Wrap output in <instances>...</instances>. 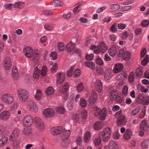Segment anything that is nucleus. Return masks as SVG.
<instances>
[{"label":"nucleus","mask_w":149,"mask_h":149,"mask_svg":"<svg viewBox=\"0 0 149 149\" xmlns=\"http://www.w3.org/2000/svg\"><path fill=\"white\" fill-rule=\"evenodd\" d=\"M68 84L67 83H65L61 85L59 88V91L61 93H64L67 91L68 89Z\"/></svg>","instance_id":"obj_16"},{"label":"nucleus","mask_w":149,"mask_h":149,"mask_svg":"<svg viewBox=\"0 0 149 149\" xmlns=\"http://www.w3.org/2000/svg\"><path fill=\"white\" fill-rule=\"evenodd\" d=\"M118 49L116 47H111L108 50L109 53L111 56H113L116 55Z\"/></svg>","instance_id":"obj_23"},{"label":"nucleus","mask_w":149,"mask_h":149,"mask_svg":"<svg viewBox=\"0 0 149 149\" xmlns=\"http://www.w3.org/2000/svg\"><path fill=\"white\" fill-rule=\"evenodd\" d=\"M8 140V138L6 137H3L0 140V146L3 147L6 145Z\"/></svg>","instance_id":"obj_43"},{"label":"nucleus","mask_w":149,"mask_h":149,"mask_svg":"<svg viewBox=\"0 0 149 149\" xmlns=\"http://www.w3.org/2000/svg\"><path fill=\"white\" fill-rule=\"evenodd\" d=\"M95 89L99 92H100L102 89V84L101 81L97 80L95 83Z\"/></svg>","instance_id":"obj_11"},{"label":"nucleus","mask_w":149,"mask_h":149,"mask_svg":"<svg viewBox=\"0 0 149 149\" xmlns=\"http://www.w3.org/2000/svg\"><path fill=\"white\" fill-rule=\"evenodd\" d=\"M54 115L52 110L51 109L47 108L44 111L43 115L45 117H51L53 116Z\"/></svg>","instance_id":"obj_13"},{"label":"nucleus","mask_w":149,"mask_h":149,"mask_svg":"<svg viewBox=\"0 0 149 149\" xmlns=\"http://www.w3.org/2000/svg\"><path fill=\"white\" fill-rule=\"evenodd\" d=\"M54 92V88L52 87H48L45 91V93L47 95H50Z\"/></svg>","instance_id":"obj_42"},{"label":"nucleus","mask_w":149,"mask_h":149,"mask_svg":"<svg viewBox=\"0 0 149 149\" xmlns=\"http://www.w3.org/2000/svg\"><path fill=\"white\" fill-rule=\"evenodd\" d=\"M106 112V109L104 108L102 109V111L98 115V118L99 120H104L105 119L107 115Z\"/></svg>","instance_id":"obj_20"},{"label":"nucleus","mask_w":149,"mask_h":149,"mask_svg":"<svg viewBox=\"0 0 149 149\" xmlns=\"http://www.w3.org/2000/svg\"><path fill=\"white\" fill-rule=\"evenodd\" d=\"M148 61V56L146 55L145 58L141 61V64L142 65L145 66L147 64Z\"/></svg>","instance_id":"obj_48"},{"label":"nucleus","mask_w":149,"mask_h":149,"mask_svg":"<svg viewBox=\"0 0 149 149\" xmlns=\"http://www.w3.org/2000/svg\"><path fill=\"white\" fill-rule=\"evenodd\" d=\"M124 66L121 63H118L115 65L113 70L116 73L120 72L123 69Z\"/></svg>","instance_id":"obj_12"},{"label":"nucleus","mask_w":149,"mask_h":149,"mask_svg":"<svg viewBox=\"0 0 149 149\" xmlns=\"http://www.w3.org/2000/svg\"><path fill=\"white\" fill-rule=\"evenodd\" d=\"M10 116V113L9 111H4L0 113V118L2 120H6L9 118Z\"/></svg>","instance_id":"obj_10"},{"label":"nucleus","mask_w":149,"mask_h":149,"mask_svg":"<svg viewBox=\"0 0 149 149\" xmlns=\"http://www.w3.org/2000/svg\"><path fill=\"white\" fill-rule=\"evenodd\" d=\"M90 49H94V52L97 54H98L100 52H101L100 50H99V47H98L97 49V48L95 45H93L91 46Z\"/></svg>","instance_id":"obj_55"},{"label":"nucleus","mask_w":149,"mask_h":149,"mask_svg":"<svg viewBox=\"0 0 149 149\" xmlns=\"http://www.w3.org/2000/svg\"><path fill=\"white\" fill-rule=\"evenodd\" d=\"M70 132V130H63L62 132L61 137L63 140H66L69 137Z\"/></svg>","instance_id":"obj_21"},{"label":"nucleus","mask_w":149,"mask_h":149,"mask_svg":"<svg viewBox=\"0 0 149 149\" xmlns=\"http://www.w3.org/2000/svg\"><path fill=\"white\" fill-rule=\"evenodd\" d=\"M58 48L59 50L63 51L64 49V45L63 43L59 42L58 44Z\"/></svg>","instance_id":"obj_53"},{"label":"nucleus","mask_w":149,"mask_h":149,"mask_svg":"<svg viewBox=\"0 0 149 149\" xmlns=\"http://www.w3.org/2000/svg\"><path fill=\"white\" fill-rule=\"evenodd\" d=\"M4 67L5 69L8 70L11 65V62L10 59L8 58H6L4 61Z\"/></svg>","instance_id":"obj_18"},{"label":"nucleus","mask_w":149,"mask_h":149,"mask_svg":"<svg viewBox=\"0 0 149 149\" xmlns=\"http://www.w3.org/2000/svg\"><path fill=\"white\" fill-rule=\"evenodd\" d=\"M85 65L86 66L89 67L92 69H93L95 68V63L91 61L85 62Z\"/></svg>","instance_id":"obj_36"},{"label":"nucleus","mask_w":149,"mask_h":149,"mask_svg":"<svg viewBox=\"0 0 149 149\" xmlns=\"http://www.w3.org/2000/svg\"><path fill=\"white\" fill-rule=\"evenodd\" d=\"M23 52L25 56L31 58L33 57V51L31 47H26L23 50Z\"/></svg>","instance_id":"obj_6"},{"label":"nucleus","mask_w":149,"mask_h":149,"mask_svg":"<svg viewBox=\"0 0 149 149\" xmlns=\"http://www.w3.org/2000/svg\"><path fill=\"white\" fill-rule=\"evenodd\" d=\"M103 126L102 122L100 121L96 122L94 125V129L97 130L101 129Z\"/></svg>","instance_id":"obj_25"},{"label":"nucleus","mask_w":149,"mask_h":149,"mask_svg":"<svg viewBox=\"0 0 149 149\" xmlns=\"http://www.w3.org/2000/svg\"><path fill=\"white\" fill-rule=\"evenodd\" d=\"M74 47V44L70 42L66 45V49L68 52H70L73 50Z\"/></svg>","instance_id":"obj_39"},{"label":"nucleus","mask_w":149,"mask_h":149,"mask_svg":"<svg viewBox=\"0 0 149 149\" xmlns=\"http://www.w3.org/2000/svg\"><path fill=\"white\" fill-rule=\"evenodd\" d=\"M19 133V130L18 129H15L13 131L11 134L9 140L11 141H14L18 137Z\"/></svg>","instance_id":"obj_8"},{"label":"nucleus","mask_w":149,"mask_h":149,"mask_svg":"<svg viewBox=\"0 0 149 149\" xmlns=\"http://www.w3.org/2000/svg\"><path fill=\"white\" fill-rule=\"evenodd\" d=\"M120 7L119 5L117 4H114L111 5L109 9V11L113 12L118 10Z\"/></svg>","instance_id":"obj_35"},{"label":"nucleus","mask_w":149,"mask_h":149,"mask_svg":"<svg viewBox=\"0 0 149 149\" xmlns=\"http://www.w3.org/2000/svg\"><path fill=\"white\" fill-rule=\"evenodd\" d=\"M126 49L125 48H121L118 53L117 56L118 57H121L123 56V54L125 53Z\"/></svg>","instance_id":"obj_47"},{"label":"nucleus","mask_w":149,"mask_h":149,"mask_svg":"<svg viewBox=\"0 0 149 149\" xmlns=\"http://www.w3.org/2000/svg\"><path fill=\"white\" fill-rule=\"evenodd\" d=\"M44 27L47 30H51L53 29L54 26L51 24H47L45 25Z\"/></svg>","instance_id":"obj_59"},{"label":"nucleus","mask_w":149,"mask_h":149,"mask_svg":"<svg viewBox=\"0 0 149 149\" xmlns=\"http://www.w3.org/2000/svg\"><path fill=\"white\" fill-rule=\"evenodd\" d=\"M128 88L127 86H124L122 90L123 94L125 95H127L128 93Z\"/></svg>","instance_id":"obj_60"},{"label":"nucleus","mask_w":149,"mask_h":149,"mask_svg":"<svg viewBox=\"0 0 149 149\" xmlns=\"http://www.w3.org/2000/svg\"><path fill=\"white\" fill-rule=\"evenodd\" d=\"M134 73L132 72L130 73L128 77V80L130 83H132L134 81Z\"/></svg>","instance_id":"obj_44"},{"label":"nucleus","mask_w":149,"mask_h":149,"mask_svg":"<svg viewBox=\"0 0 149 149\" xmlns=\"http://www.w3.org/2000/svg\"><path fill=\"white\" fill-rule=\"evenodd\" d=\"M81 117L83 119H85L87 117V112L85 110H84L81 112Z\"/></svg>","instance_id":"obj_50"},{"label":"nucleus","mask_w":149,"mask_h":149,"mask_svg":"<svg viewBox=\"0 0 149 149\" xmlns=\"http://www.w3.org/2000/svg\"><path fill=\"white\" fill-rule=\"evenodd\" d=\"M18 96L20 100L22 102L26 101L28 98L29 95L28 92L22 89L18 90Z\"/></svg>","instance_id":"obj_2"},{"label":"nucleus","mask_w":149,"mask_h":149,"mask_svg":"<svg viewBox=\"0 0 149 149\" xmlns=\"http://www.w3.org/2000/svg\"><path fill=\"white\" fill-rule=\"evenodd\" d=\"M97 94L96 93H92L89 98V103L91 104H93L97 101Z\"/></svg>","instance_id":"obj_17"},{"label":"nucleus","mask_w":149,"mask_h":149,"mask_svg":"<svg viewBox=\"0 0 149 149\" xmlns=\"http://www.w3.org/2000/svg\"><path fill=\"white\" fill-rule=\"evenodd\" d=\"M132 135V133L131 130L127 129L124 134L123 137L125 140H128L131 138Z\"/></svg>","instance_id":"obj_19"},{"label":"nucleus","mask_w":149,"mask_h":149,"mask_svg":"<svg viewBox=\"0 0 149 149\" xmlns=\"http://www.w3.org/2000/svg\"><path fill=\"white\" fill-rule=\"evenodd\" d=\"M98 47L100 51L102 53H104L107 50V46L104 42H101Z\"/></svg>","instance_id":"obj_22"},{"label":"nucleus","mask_w":149,"mask_h":149,"mask_svg":"<svg viewBox=\"0 0 149 149\" xmlns=\"http://www.w3.org/2000/svg\"><path fill=\"white\" fill-rule=\"evenodd\" d=\"M87 103L86 100L84 99H81L80 100V104L82 107H85Z\"/></svg>","instance_id":"obj_56"},{"label":"nucleus","mask_w":149,"mask_h":149,"mask_svg":"<svg viewBox=\"0 0 149 149\" xmlns=\"http://www.w3.org/2000/svg\"><path fill=\"white\" fill-rule=\"evenodd\" d=\"M28 105L30 110L36 112L38 111V108L35 102L32 101L28 102Z\"/></svg>","instance_id":"obj_14"},{"label":"nucleus","mask_w":149,"mask_h":149,"mask_svg":"<svg viewBox=\"0 0 149 149\" xmlns=\"http://www.w3.org/2000/svg\"><path fill=\"white\" fill-rule=\"evenodd\" d=\"M50 56L53 60H54L57 58V53L55 52H52L50 54Z\"/></svg>","instance_id":"obj_64"},{"label":"nucleus","mask_w":149,"mask_h":149,"mask_svg":"<svg viewBox=\"0 0 149 149\" xmlns=\"http://www.w3.org/2000/svg\"><path fill=\"white\" fill-rule=\"evenodd\" d=\"M111 131L109 127L106 128L102 132V139L104 141H107L110 137Z\"/></svg>","instance_id":"obj_4"},{"label":"nucleus","mask_w":149,"mask_h":149,"mask_svg":"<svg viewBox=\"0 0 149 149\" xmlns=\"http://www.w3.org/2000/svg\"><path fill=\"white\" fill-rule=\"evenodd\" d=\"M62 128L61 127H55L52 128L51 129V132L53 135H58L61 132Z\"/></svg>","instance_id":"obj_15"},{"label":"nucleus","mask_w":149,"mask_h":149,"mask_svg":"<svg viewBox=\"0 0 149 149\" xmlns=\"http://www.w3.org/2000/svg\"><path fill=\"white\" fill-rule=\"evenodd\" d=\"M112 71L110 70L107 69L104 73V77L105 80H108L112 77Z\"/></svg>","instance_id":"obj_24"},{"label":"nucleus","mask_w":149,"mask_h":149,"mask_svg":"<svg viewBox=\"0 0 149 149\" xmlns=\"http://www.w3.org/2000/svg\"><path fill=\"white\" fill-rule=\"evenodd\" d=\"M91 134L90 132H86L84 135V141L86 142H89L91 139Z\"/></svg>","instance_id":"obj_27"},{"label":"nucleus","mask_w":149,"mask_h":149,"mask_svg":"<svg viewBox=\"0 0 149 149\" xmlns=\"http://www.w3.org/2000/svg\"><path fill=\"white\" fill-rule=\"evenodd\" d=\"M97 73L100 75H102L104 72L103 68L99 67L97 68L96 70Z\"/></svg>","instance_id":"obj_58"},{"label":"nucleus","mask_w":149,"mask_h":149,"mask_svg":"<svg viewBox=\"0 0 149 149\" xmlns=\"http://www.w3.org/2000/svg\"><path fill=\"white\" fill-rule=\"evenodd\" d=\"M102 111V109L100 108L97 107H94L93 108L94 114L96 116H98Z\"/></svg>","instance_id":"obj_37"},{"label":"nucleus","mask_w":149,"mask_h":149,"mask_svg":"<svg viewBox=\"0 0 149 149\" xmlns=\"http://www.w3.org/2000/svg\"><path fill=\"white\" fill-rule=\"evenodd\" d=\"M74 67V65L72 66L70 68V69L67 71V74L68 76L71 77L72 76Z\"/></svg>","instance_id":"obj_51"},{"label":"nucleus","mask_w":149,"mask_h":149,"mask_svg":"<svg viewBox=\"0 0 149 149\" xmlns=\"http://www.w3.org/2000/svg\"><path fill=\"white\" fill-rule=\"evenodd\" d=\"M148 128L147 124V122L146 120H143L141 123V127L140 129H142L145 131H147Z\"/></svg>","instance_id":"obj_28"},{"label":"nucleus","mask_w":149,"mask_h":149,"mask_svg":"<svg viewBox=\"0 0 149 149\" xmlns=\"http://www.w3.org/2000/svg\"><path fill=\"white\" fill-rule=\"evenodd\" d=\"M149 141L148 139L144 140L141 143V146L143 148H147L149 147Z\"/></svg>","instance_id":"obj_38"},{"label":"nucleus","mask_w":149,"mask_h":149,"mask_svg":"<svg viewBox=\"0 0 149 149\" xmlns=\"http://www.w3.org/2000/svg\"><path fill=\"white\" fill-rule=\"evenodd\" d=\"M25 4L24 2L20 1L16 2L14 4L13 7L19 9L22 8L24 6Z\"/></svg>","instance_id":"obj_30"},{"label":"nucleus","mask_w":149,"mask_h":149,"mask_svg":"<svg viewBox=\"0 0 149 149\" xmlns=\"http://www.w3.org/2000/svg\"><path fill=\"white\" fill-rule=\"evenodd\" d=\"M139 111L140 107H137L132 111V115H135L139 113Z\"/></svg>","instance_id":"obj_61"},{"label":"nucleus","mask_w":149,"mask_h":149,"mask_svg":"<svg viewBox=\"0 0 149 149\" xmlns=\"http://www.w3.org/2000/svg\"><path fill=\"white\" fill-rule=\"evenodd\" d=\"M56 112L61 114H63L65 112V109L64 107H59L55 109Z\"/></svg>","instance_id":"obj_41"},{"label":"nucleus","mask_w":149,"mask_h":149,"mask_svg":"<svg viewBox=\"0 0 149 149\" xmlns=\"http://www.w3.org/2000/svg\"><path fill=\"white\" fill-rule=\"evenodd\" d=\"M84 89L82 84L80 83L77 86V89L78 92H81Z\"/></svg>","instance_id":"obj_52"},{"label":"nucleus","mask_w":149,"mask_h":149,"mask_svg":"<svg viewBox=\"0 0 149 149\" xmlns=\"http://www.w3.org/2000/svg\"><path fill=\"white\" fill-rule=\"evenodd\" d=\"M111 31L113 32H115L117 30V24L116 23H114L110 27Z\"/></svg>","instance_id":"obj_54"},{"label":"nucleus","mask_w":149,"mask_h":149,"mask_svg":"<svg viewBox=\"0 0 149 149\" xmlns=\"http://www.w3.org/2000/svg\"><path fill=\"white\" fill-rule=\"evenodd\" d=\"M14 4L11 3H8L6 4L5 6V8L6 9L11 10L13 7Z\"/></svg>","instance_id":"obj_63"},{"label":"nucleus","mask_w":149,"mask_h":149,"mask_svg":"<svg viewBox=\"0 0 149 149\" xmlns=\"http://www.w3.org/2000/svg\"><path fill=\"white\" fill-rule=\"evenodd\" d=\"M94 55L93 54H86V59L88 61L92 60L93 58Z\"/></svg>","instance_id":"obj_62"},{"label":"nucleus","mask_w":149,"mask_h":149,"mask_svg":"<svg viewBox=\"0 0 149 149\" xmlns=\"http://www.w3.org/2000/svg\"><path fill=\"white\" fill-rule=\"evenodd\" d=\"M95 38L96 37L95 36H94L93 38H87V40L86 41V43L87 44H88L89 43L92 44L94 42Z\"/></svg>","instance_id":"obj_57"},{"label":"nucleus","mask_w":149,"mask_h":149,"mask_svg":"<svg viewBox=\"0 0 149 149\" xmlns=\"http://www.w3.org/2000/svg\"><path fill=\"white\" fill-rule=\"evenodd\" d=\"M12 75L13 78L15 80H16L18 77L17 69L15 67L12 69Z\"/></svg>","instance_id":"obj_31"},{"label":"nucleus","mask_w":149,"mask_h":149,"mask_svg":"<svg viewBox=\"0 0 149 149\" xmlns=\"http://www.w3.org/2000/svg\"><path fill=\"white\" fill-rule=\"evenodd\" d=\"M131 54L129 52L126 51L122 56L123 59L126 61H128L131 58Z\"/></svg>","instance_id":"obj_26"},{"label":"nucleus","mask_w":149,"mask_h":149,"mask_svg":"<svg viewBox=\"0 0 149 149\" xmlns=\"http://www.w3.org/2000/svg\"><path fill=\"white\" fill-rule=\"evenodd\" d=\"M33 122V120L32 117L28 115L25 116L23 120V122L24 124L27 126L31 125Z\"/></svg>","instance_id":"obj_7"},{"label":"nucleus","mask_w":149,"mask_h":149,"mask_svg":"<svg viewBox=\"0 0 149 149\" xmlns=\"http://www.w3.org/2000/svg\"><path fill=\"white\" fill-rule=\"evenodd\" d=\"M117 94V91L116 90H112L110 94V98L111 100H113L116 98Z\"/></svg>","instance_id":"obj_34"},{"label":"nucleus","mask_w":149,"mask_h":149,"mask_svg":"<svg viewBox=\"0 0 149 149\" xmlns=\"http://www.w3.org/2000/svg\"><path fill=\"white\" fill-rule=\"evenodd\" d=\"M32 132L31 129L29 127H26L24 129L23 134L25 136L30 135Z\"/></svg>","instance_id":"obj_33"},{"label":"nucleus","mask_w":149,"mask_h":149,"mask_svg":"<svg viewBox=\"0 0 149 149\" xmlns=\"http://www.w3.org/2000/svg\"><path fill=\"white\" fill-rule=\"evenodd\" d=\"M34 122L36 128L38 130L42 131L44 130L45 127L43 121L39 117H36Z\"/></svg>","instance_id":"obj_3"},{"label":"nucleus","mask_w":149,"mask_h":149,"mask_svg":"<svg viewBox=\"0 0 149 149\" xmlns=\"http://www.w3.org/2000/svg\"><path fill=\"white\" fill-rule=\"evenodd\" d=\"M95 62L98 65H102L104 64L103 60L99 57H97L95 60Z\"/></svg>","instance_id":"obj_49"},{"label":"nucleus","mask_w":149,"mask_h":149,"mask_svg":"<svg viewBox=\"0 0 149 149\" xmlns=\"http://www.w3.org/2000/svg\"><path fill=\"white\" fill-rule=\"evenodd\" d=\"M40 70L37 68H36L34 71L33 76L35 78H38L40 74Z\"/></svg>","instance_id":"obj_46"},{"label":"nucleus","mask_w":149,"mask_h":149,"mask_svg":"<svg viewBox=\"0 0 149 149\" xmlns=\"http://www.w3.org/2000/svg\"><path fill=\"white\" fill-rule=\"evenodd\" d=\"M42 93L40 90L37 89V90L35 96V98L37 100L40 99L42 97Z\"/></svg>","instance_id":"obj_40"},{"label":"nucleus","mask_w":149,"mask_h":149,"mask_svg":"<svg viewBox=\"0 0 149 149\" xmlns=\"http://www.w3.org/2000/svg\"><path fill=\"white\" fill-rule=\"evenodd\" d=\"M101 142L102 140L100 136L98 135L94 139L93 143L95 146H97L100 145Z\"/></svg>","instance_id":"obj_32"},{"label":"nucleus","mask_w":149,"mask_h":149,"mask_svg":"<svg viewBox=\"0 0 149 149\" xmlns=\"http://www.w3.org/2000/svg\"><path fill=\"white\" fill-rule=\"evenodd\" d=\"M57 77L56 82L60 84L63 82L65 78V74L64 73H58L56 74Z\"/></svg>","instance_id":"obj_9"},{"label":"nucleus","mask_w":149,"mask_h":149,"mask_svg":"<svg viewBox=\"0 0 149 149\" xmlns=\"http://www.w3.org/2000/svg\"><path fill=\"white\" fill-rule=\"evenodd\" d=\"M40 53L39 52L35 51L33 55V60L35 61H37L40 57Z\"/></svg>","instance_id":"obj_45"},{"label":"nucleus","mask_w":149,"mask_h":149,"mask_svg":"<svg viewBox=\"0 0 149 149\" xmlns=\"http://www.w3.org/2000/svg\"><path fill=\"white\" fill-rule=\"evenodd\" d=\"M1 100L7 103L10 104L13 102V98L11 95L5 93L1 96Z\"/></svg>","instance_id":"obj_5"},{"label":"nucleus","mask_w":149,"mask_h":149,"mask_svg":"<svg viewBox=\"0 0 149 149\" xmlns=\"http://www.w3.org/2000/svg\"><path fill=\"white\" fill-rule=\"evenodd\" d=\"M118 144L117 142L114 141H111L109 143L108 148L109 149H116Z\"/></svg>","instance_id":"obj_29"},{"label":"nucleus","mask_w":149,"mask_h":149,"mask_svg":"<svg viewBox=\"0 0 149 149\" xmlns=\"http://www.w3.org/2000/svg\"><path fill=\"white\" fill-rule=\"evenodd\" d=\"M115 116L117 118V123L118 126L121 127L126 124L127 120L125 117L122 114V112L121 111L116 112Z\"/></svg>","instance_id":"obj_1"}]
</instances>
